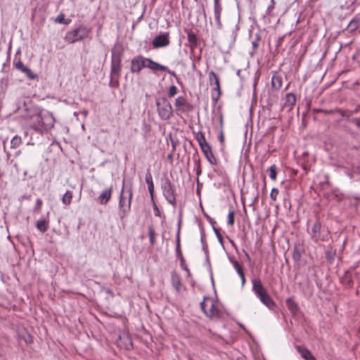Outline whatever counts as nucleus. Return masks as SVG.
<instances>
[{
  "instance_id": "20",
  "label": "nucleus",
  "mask_w": 360,
  "mask_h": 360,
  "mask_svg": "<svg viewBox=\"0 0 360 360\" xmlns=\"http://www.w3.org/2000/svg\"><path fill=\"white\" fill-rule=\"evenodd\" d=\"M286 306L290 311L292 314H296L299 311V307L297 304L292 300V298L289 297L286 300Z\"/></svg>"
},
{
  "instance_id": "45",
  "label": "nucleus",
  "mask_w": 360,
  "mask_h": 360,
  "mask_svg": "<svg viewBox=\"0 0 360 360\" xmlns=\"http://www.w3.org/2000/svg\"><path fill=\"white\" fill-rule=\"evenodd\" d=\"M42 205V200L40 198L37 199L34 210L39 211L41 210V207Z\"/></svg>"
},
{
  "instance_id": "37",
  "label": "nucleus",
  "mask_w": 360,
  "mask_h": 360,
  "mask_svg": "<svg viewBox=\"0 0 360 360\" xmlns=\"http://www.w3.org/2000/svg\"><path fill=\"white\" fill-rule=\"evenodd\" d=\"M209 163L212 165H216L217 164V160L213 153H210L209 155H205Z\"/></svg>"
},
{
  "instance_id": "3",
  "label": "nucleus",
  "mask_w": 360,
  "mask_h": 360,
  "mask_svg": "<svg viewBox=\"0 0 360 360\" xmlns=\"http://www.w3.org/2000/svg\"><path fill=\"white\" fill-rule=\"evenodd\" d=\"M200 305L201 311L208 319H213L221 317V311L218 307V304L212 297H204Z\"/></svg>"
},
{
  "instance_id": "51",
  "label": "nucleus",
  "mask_w": 360,
  "mask_h": 360,
  "mask_svg": "<svg viewBox=\"0 0 360 360\" xmlns=\"http://www.w3.org/2000/svg\"><path fill=\"white\" fill-rule=\"evenodd\" d=\"M153 210H154V214L155 216H157V217L160 216V211L155 202H153Z\"/></svg>"
},
{
  "instance_id": "30",
  "label": "nucleus",
  "mask_w": 360,
  "mask_h": 360,
  "mask_svg": "<svg viewBox=\"0 0 360 360\" xmlns=\"http://www.w3.org/2000/svg\"><path fill=\"white\" fill-rule=\"evenodd\" d=\"M54 22L56 23L68 25L70 23V19H65V15L63 13L59 14L54 20Z\"/></svg>"
},
{
  "instance_id": "52",
  "label": "nucleus",
  "mask_w": 360,
  "mask_h": 360,
  "mask_svg": "<svg viewBox=\"0 0 360 360\" xmlns=\"http://www.w3.org/2000/svg\"><path fill=\"white\" fill-rule=\"evenodd\" d=\"M352 122L360 129V119L359 118H354L352 120Z\"/></svg>"
},
{
  "instance_id": "43",
  "label": "nucleus",
  "mask_w": 360,
  "mask_h": 360,
  "mask_svg": "<svg viewBox=\"0 0 360 360\" xmlns=\"http://www.w3.org/2000/svg\"><path fill=\"white\" fill-rule=\"evenodd\" d=\"M177 94V88L174 85H172L169 87L168 91V96L169 98H172Z\"/></svg>"
},
{
  "instance_id": "23",
  "label": "nucleus",
  "mask_w": 360,
  "mask_h": 360,
  "mask_svg": "<svg viewBox=\"0 0 360 360\" xmlns=\"http://www.w3.org/2000/svg\"><path fill=\"white\" fill-rule=\"evenodd\" d=\"M187 39L191 44V49H194L198 46V39L194 32L189 31L187 32Z\"/></svg>"
},
{
  "instance_id": "56",
  "label": "nucleus",
  "mask_w": 360,
  "mask_h": 360,
  "mask_svg": "<svg viewBox=\"0 0 360 360\" xmlns=\"http://www.w3.org/2000/svg\"><path fill=\"white\" fill-rule=\"evenodd\" d=\"M182 269L184 270H185L188 274H190V271L188 269V268L187 267V266L185 264V263L184 264L183 266H181Z\"/></svg>"
},
{
  "instance_id": "28",
  "label": "nucleus",
  "mask_w": 360,
  "mask_h": 360,
  "mask_svg": "<svg viewBox=\"0 0 360 360\" xmlns=\"http://www.w3.org/2000/svg\"><path fill=\"white\" fill-rule=\"evenodd\" d=\"M176 255L177 257L183 256L180 245V222L179 223V229L176 233Z\"/></svg>"
},
{
  "instance_id": "14",
  "label": "nucleus",
  "mask_w": 360,
  "mask_h": 360,
  "mask_svg": "<svg viewBox=\"0 0 360 360\" xmlns=\"http://www.w3.org/2000/svg\"><path fill=\"white\" fill-rule=\"evenodd\" d=\"M13 65L18 70L25 74L30 79H34L37 77V75L29 68L26 67L20 60L14 61Z\"/></svg>"
},
{
  "instance_id": "21",
  "label": "nucleus",
  "mask_w": 360,
  "mask_h": 360,
  "mask_svg": "<svg viewBox=\"0 0 360 360\" xmlns=\"http://www.w3.org/2000/svg\"><path fill=\"white\" fill-rule=\"evenodd\" d=\"M360 26V19L357 17H354L348 24L347 30L349 32H353L358 30Z\"/></svg>"
},
{
  "instance_id": "49",
  "label": "nucleus",
  "mask_w": 360,
  "mask_h": 360,
  "mask_svg": "<svg viewBox=\"0 0 360 360\" xmlns=\"http://www.w3.org/2000/svg\"><path fill=\"white\" fill-rule=\"evenodd\" d=\"M213 231H214L217 238H218V240L222 243V236L220 234L219 231H218L217 229H216L214 226H213Z\"/></svg>"
},
{
  "instance_id": "48",
  "label": "nucleus",
  "mask_w": 360,
  "mask_h": 360,
  "mask_svg": "<svg viewBox=\"0 0 360 360\" xmlns=\"http://www.w3.org/2000/svg\"><path fill=\"white\" fill-rule=\"evenodd\" d=\"M213 231H214L217 238H218V240L222 243V236L220 234L219 231H218L217 229H216L214 226H213Z\"/></svg>"
},
{
  "instance_id": "60",
  "label": "nucleus",
  "mask_w": 360,
  "mask_h": 360,
  "mask_svg": "<svg viewBox=\"0 0 360 360\" xmlns=\"http://www.w3.org/2000/svg\"><path fill=\"white\" fill-rule=\"evenodd\" d=\"M232 246L237 250V247H236V245L235 244V243L233 241V240H230Z\"/></svg>"
},
{
  "instance_id": "41",
  "label": "nucleus",
  "mask_w": 360,
  "mask_h": 360,
  "mask_svg": "<svg viewBox=\"0 0 360 360\" xmlns=\"http://www.w3.org/2000/svg\"><path fill=\"white\" fill-rule=\"evenodd\" d=\"M279 193V191L276 188H273L270 193V198L273 201H276L277 200V196Z\"/></svg>"
},
{
  "instance_id": "13",
  "label": "nucleus",
  "mask_w": 360,
  "mask_h": 360,
  "mask_svg": "<svg viewBox=\"0 0 360 360\" xmlns=\"http://www.w3.org/2000/svg\"><path fill=\"white\" fill-rule=\"evenodd\" d=\"M221 12L222 5L221 3V0H214V16L216 25L219 29L222 27V23L221 21Z\"/></svg>"
},
{
  "instance_id": "11",
  "label": "nucleus",
  "mask_w": 360,
  "mask_h": 360,
  "mask_svg": "<svg viewBox=\"0 0 360 360\" xmlns=\"http://www.w3.org/2000/svg\"><path fill=\"white\" fill-rule=\"evenodd\" d=\"M169 43L170 41L169 32H164L156 36L152 41L153 46L155 49L167 46L169 44Z\"/></svg>"
},
{
  "instance_id": "50",
  "label": "nucleus",
  "mask_w": 360,
  "mask_h": 360,
  "mask_svg": "<svg viewBox=\"0 0 360 360\" xmlns=\"http://www.w3.org/2000/svg\"><path fill=\"white\" fill-rule=\"evenodd\" d=\"M213 231H214L217 238H218V240L222 243V236L220 234L219 231H218L217 229H216L214 226H213Z\"/></svg>"
},
{
  "instance_id": "2",
  "label": "nucleus",
  "mask_w": 360,
  "mask_h": 360,
  "mask_svg": "<svg viewBox=\"0 0 360 360\" xmlns=\"http://www.w3.org/2000/svg\"><path fill=\"white\" fill-rule=\"evenodd\" d=\"M252 290L259 300L269 309H274L276 307V303L269 296L266 289L264 288L259 278H256L252 280Z\"/></svg>"
},
{
  "instance_id": "29",
  "label": "nucleus",
  "mask_w": 360,
  "mask_h": 360,
  "mask_svg": "<svg viewBox=\"0 0 360 360\" xmlns=\"http://www.w3.org/2000/svg\"><path fill=\"white\" fill-rule=\"evenodd\" d=\"M72 192L67 191L62 198V202L65 205H69L72 202Z\"/></svg>"
},
{
  "instance_id": "54",
  "label": "nucleus",
  "mask_w": 360,
  "mask_h": 360,
  "mask_svg": "<svg viewBox=\"0 0 360 360\" xmlns=\"http://www.w3.org/2000/svg\"><path fill=\"white\" fill-rule=\"evenodd\" d=\"M241 279L242 285H244L245 283V273L239 276Z\"/></svg>"
},
{
  "instance_id": "8",
  "label": "nucleus",
  "mask_w": 360,
  "mask_h": 360,
  "mask_svg": "<svg viewBox=\"0 0 360 360\" xmlns=\"http://www.w3.org/2000/svg\"><path fill=\"white\" fill-rule=\"evenodd\" d=\"M209 81L211 86H214L212 89V99L217 102L221 96L220 82L218 75L214 72H209Z\"/></svg>"
},
{
  "instance_id": "58",
  "label": "nucleus",
  "mask_w": 360,
  "mask_h": 360,
  "mask_svg": "<svg viewBox=\"0 0 360 360\" xmlns=\"http://www.w3.org/2000/svg\"><path fill=\"white\" fill-rule=\"evenodd\" d=\"M167 159L172 161L173 160V154L172 153H169L168 155H167Z\"/></svg>"
},
{
  "instance_id": "5",
  "label": "nucleus",
  "mask_w": 360,
  "mask_h": 360,
  "mask_svg": "<svg viewBox=\"0 0 360 360\" xmlns=\"http://www.w3.org/2000/svg\"><path fill=\"white\" fill-rule=\"evenodd\" d=\"M311 237L315 242L327 241L330 238V231L326 227L323 226L319 221H317L312 226Z\"/></svg>"
},
{
  "instance_id": "12",
  "label": "nucleus",
  "mask_w": 360,
  "mask_h": 360,
  "mask_svg": "<svg viewBox=\"0 0 360 360\" xmlns=\"http://www.w3.org/2000/svg\"><path fill=\"white\" fill-rule=\"evenodd\" d=\"M174 106L176 110L181 112L189 111L192 109V106L187 102L186 98L184 96H178L176 98Z\"/></svg>"
},
{
  "instance_id": "36",
  "label": "nucleus",
  "mask_w": 360,
  "mask_h": 360,
  "mask_svg": "<svg viewBox=\"0 0 360 360\" xmlns=\"http://www.w3.org/2000/svg\"><path fill=\"white\" fill-rule=\"evenodd\" d=\"M200 242L202 243L203 251L205 252V253L206 255H207L208 254V246L205 241V234L203 231L201 232Z\"/></svg>"
},
{
  "instance_id": "57",
  "label": "nucleus",
  "mask_w": 360,
  "mask_h": 360,
  "mask_svg": "<svg viewBox=\"0 0 360 360\" xmlns=\"http://www.w3.org/2000/svg\"><path fill=\"white\" fill-rule=\"evenodd\" d=\"M181 261V265L183 266L185 263V259L183 256L178 257Z\"/></svg>"
},
{
  "instance_id": "33",
  "label": "nucleus",
  "mask_w": 360,
  "mask_h": 360,
  "mask_svg": "<svg viewBox=\"0 0 360 360\" xmlns=\"http://www.w3.org/2000/svg\"><path fill=\"white\" fill-rule=\"evenodd\" d=\"M22 140L20 136H15L11 141V146L13 148H18L21 144Z\"/></svg>"
},
{
  "instance_id": "63",
  "label": "nucleus",
  "mask_w": 360,
  "mask_h": 360,
  "mask_svg": "<svg viewBox=\"0 0 360 360\" xmlns=\"http://www.w3.org/2000/svg\"><path fill=\"white\" fill-rule=\"evenodd\" d=\"M252 46H253L254 48H257V44L256 42H253L252 43Z\"/></svg>"
},
{
  "instance_id": "35",
  "label": "nucleus",
  "mask_w": 360,
  "mask_h": 360,
  "mask_svg": "<svg viewBox=\"0 0 360 360\" xmlns=\"http://www.w3.org/2000/svg\"><path fill=\"white\" fill-rule=\"evenodd\" d=\"M219 140L221 143V144H224L225 138L224 134L223 131V117L222 116L220 117V131H219Z\"/></svg>"
},
{
  "instance_id": "6",
  "label": "nucleus",
  "mask_w": 360,
  "mask_h": 360,
  "mask_svg": "<svg viewBox=\"0 0 360 360\" xmlns=\"http://www.w3.org/2000/svg\"><path fill=\"white\" fill-rule=\"evenodd\" d=\"M123 185H124V181H123ZM127 192L129 193V197H128V199L127 200L124 197V186H122V188L120 195V200H119V207L121 209V214H120L121 218L124 217L128 214V212H129L130 208H131V200H132V196H133L132 188L130 187Z\"/></svg>"
},
{
  "instance_id": "25",
  "label": "nucleus",
  "mask_w": 360,
  "mask_h": 360,
  "mask_svg": "<svg viewBox=\"0 0 360 360\" xmlns=\"http://www.w3.org/2000/svg\"><path fill=\"white\" fill-rule=\"evenodd\" d=\"M79 32V35L82 37V40L86 38L91 32V29L84 25H80L76 28Z\"/></svg>"
},
{
  "instance_id": "9",
  "label": "nucleus",
  "mask_w": 360,
  "mask_h": 360,
  "mask_svg": "<svg viewBox=\"0 0 360 360\" xmlns=\"http://www.w3.org/2000/svg\"><path fill=\"white\" fill-rule=\"evenodd\" d=\"M147 58L142 56L134 57L131 62L130 70L132 73H139L141 70L146 68Z\"/></svg>"
},
{
  "instance_id": "34",
  "label": "nucleus",
  "mask_w": 360,
  "mask_h": 360,
  "mask_svg": "<svg viewBox=\"0 0 360 360\" xmlns=\"http://www.w3.org/2000/svg\"><path fill=\"white\" fill-rule=\"evenodd\" d=\"M269 172V177L272 180H276L277 176V169L275 165H271L267 170Z\"/></svg>"
},
{
  "instance_id": "62",
  "label": "nucleus",
  "mask_w": 360,
  "mask_h": 360,
  "mask_svg": "<svg viewBox=\"0 0 360 360\" xmlns=\"http://www.w3.org/2000/svg\"><path fill=\"white\" fill-rule=\"evenodd\" d=\"M210 222L212 224V227L214 226V224H215V221L212 219H210Z\"/></svg>"
},
{
  "instance_id": "17",
  "label": "nucleus",
  "mask_w": 360,
  "mask_h": 360,
  "mask_svg": "<svg viewBox=\"0 0 360 360\" xmlns=\"http://www.w3.org/2000/svg\"><path fill=\"white\" fill-rule=\"evenodd\" d=\"M146 68L153 71H162L167 70V66L159 64L158 63L148 58H147L146 60Z\"/></svg>"
},
{
  "instance_id": "44",
  "label": "nucleus",
  "mask_w": 360,
  "mask_h": 360,
  "mask_svg": "<svg viewBox=\"0 0 360 360\" xmlns=\"http://www.w3.org/2000/svg\"><path fill=\"white\" fill-rule=\"evenodd\" d=\"M227 223L230 226H233V224H234V211L233 210L229 211V215H228V221H227Z\"/></svg>"
},
{
  "instance_id": "15",
  "label": "nucleus",
  "mask_w": 360,
  "mask_h": 360,
  "mask_svg": "<svg viewBox=\"0 0 360 360\" xmlns=\"http://www.w3.org/2000/svg\"><path fill=\"white\" fill-rule=\"evenodd\" d=\"M65 41L69 44H73L75 42L82 41V37L79 35L78 31H77L76 28L68 31L65 36Z\"/></svg>"
},
{
  "instance_id": "64",
  "label": "nucleus",
  "mask_w": 360,
  "mask_h": 360,
  "mask_svg": "<svg viewBox=\"0 0 360 360\" xmlns=\"http://www.w3.org/2000/svg\"><path fill=\"white\" fill-rule=\"evenodd\" d=\"M32 342V340L31 338L30 340H29V342L31 343Z\"/></svg>"
},
{
  "instance_id": "40",
  "label": "nucleus",
  "mask_w": 360,
  "mask_h": 360,
  "mask_svg": "<svg viewBox=\"0 0 360 360\" xmlns=\"http://www.w3.org/2000/svg\"><path fill=\"white\" fill-rule=\"evenodd\" d=\"M145 181H146V183L147 184V185L153 184V176H152L151 172L150 171V169H148L146 171Z\"/></svg>"
},
{
  "instance_id": "7",
  "label": "nucleus",
  "mask_w": 360,
  "mask_h": 360,
  "mask_svg": "<svg viewBox=\"0 0 360 360\" xmlns=\"http://www.w3.org/2000/svg\"><path fill=\"white\" fill-rule=\"evenodd\" d=\"M163 195L167 201L173 206L176 205L175 188L171 181L166 179L162 184Z\"/></svg>"
},
{
  "instance_id": "31",
  "label": "nucleus",
  "mask_w": 360,
  "mask_h": 360,
  "mask_svg": "<svg viewBox=\"0 0 360 360\" xmlns=\"http://www.w3.org/2000/svg\"><path fill=\"white\" fill-rule=\"evenodd\" d=\"M148 236L150 245H153L155 243V232L152 226H148Z\"/></svg>"
},
{
  "instance_id": "18",
  "label": "nucleus",
  "mask_w": 360,
  "mask_h": 360,
  "mask_svg": "<svg viewBox=\"0 0 360 360\" xmlns=\"http://www.w3.org/2000/svg\"><path fill=\"white\" fill-rule=\"evenodd\" d=\"M296 349L301 356L305 360H315L314 356L308 349L301 346H297Z\"/></svg>"
},
{
  "instance_id": "38",
  "label": "nucleus",
  "mask_w": 360,
  "mask_h": 360,
  "mask_svg": "<svg viewBox=\"0 0 360 360\" xmlns=\"http://www.w3.org/2000/svg\"><path fill=\"white\" fill-rule=\"evenodd\" d=\"M275 0H271L270 1V4L268 6L267 8H266V15H268V16H271L272 15V11L275 8Z\"/></svg>"
},
{
  "instance_id": "32",
  "label": "nucleus",
  "mask_w": 360,
  "mask_h": 360,
  "mask_svg": "<svg viewBox=\"0 0 360 360\" xmlns=\"http://www.w3.org/2000/svg\"><path fill=\"white\" fill-rule=\"evenodd\" d=\"M172 285L176 291L180 290L181 283L180 281V278L178 276H172Z\"/></svg>"
},
{
  "instance_id": "19",
  "label": "nucleus",
  "mask_w": 360,
  "mask_h": 360,
  "mask_svg": "<svg viewBox=\"0 0 360 360\" xmlns=\"http://www.w3.org/2000/svg\"><path fill=\"white\" fill-rule=\"evenodd\" d=\"M49 221L41 219L37 221L36 227L41 233L46 232L49 229Z\"/></svg>"
},
{
  "instance_id": "39",
  "label": "nucleus",
  "mask_w": 360,
  "mask_h": 360,
  "mask_svg": "<svg viewBox=\"0 0 360 360\" xmlns=\"http://www.w3.org/2000/svg\"><path fill=\"white\" fill-rule=\"evenodd\" d=\"M292 258L295 261H299L301 258V252L296 246L293 248Z\"/></svg>"
},
{
  "instance_id": "24",
  "label": "nucleus",
  "mask_w": 360,
  "mask_h": 360,
  "mask_svg": "<svg viewBox=\"0 0 360 360\" xmlns=\"http://www.w3.org/2000/svg\"><path fill=\"white\" fill-rule=\"evenodd\" d=\"M296 103V96L292 93H288L285 96V106L292 107Z\"/></svg>"
},
{
  "instance_id": "59",
  "label": "nucleus",
  "mask_w": 360,
  "mask_h": 360,
  "mask_svg": "<svg viewBox=\"0 0 360 360\" xmlns=\"http://www.w3.org/2000/svg\"><path fill=\"white\" fill-rule=\"evenodd\" d=\"M105 292L109 295H113V292L111 289H106Z\"/></svg>"
},
{
  "instance_id": "42",
  "label": "nucleus",
  "mask_w": 360,
  "mask_h": 360,
  "mask_svg": "<svg viewBox=\"0 0 360 360\" xmlns=\"http://www.w3.org/2000/svg\"><path fill=\"white\" fill-rule=\"evenodd\" d=\"M200 149L204 155H209L210 153H212V147L209 143L202 146V148H200Z\"/></svg>"
},
{
  "instance_id": "1",
  "label": "nucleus",
  "mask_w": 360,
  "mask_h": 360,
  "mask_svg": "<svg viewBox=\"0 0 360 360\" xmlns=\"http://www.w3.org/2000/svg\"><path fill=\"white\" fill-rule=\"evenodd\" d=\"M27 124L36 131L43 132L54 126L55 119L47 111H35L25 117Z\"/></svg>"
},
{
  "instance_id": "46",
  "label": "nucleus",
  "mask_w": 360,
  "mask_h": 360,
  "mask_svg": "<svg viewBox=\"0 0 360 360\" xmlns=\"http://www.w3.org/2000/svg\"><path fill=\"white\" fill-rule=\"evenodd\" d=\"M148 192H149V193L150 195L151 198L153 199L154 184H148Z\"/></svg>"
},
{
  "instance_id": "4",
  "label": "nucleus",
  "mask_w": 360,
  "mask_h": 360,
  "mask_svg": "<svg viewBox=\"0 0 360 360\" xmlns=\"http://www.w3.org/2000/svg\"><path fill=\"white\" fill-rule=\"evenodd\" d=\"M156 105L159 117L161 120H167L172 117V107L166 98H158L156 100Z\"/></svg>"
},
{
  "instance_id": "61",
  "label": "nucleus",
  "mask_w": 360,
  "mask_h": 360,
  "mask_svg": "<svg viewBox=\"0 0 360 360\" xmlns=\"http://www.w3.org/2000/svg\"><path fill=\"white\" fill-rule=\"evenodd\" d=\"M196 173H197V174H198V175H200V173H201V169H200V167L198 168V169H197V172H196Z\"/></svg>"
},
{
  "instance_id": "53",
  "label": "nucleus",
  "mask_w": 360,
  "mask_h": 360,
  "mask_svg": "<svg viewBox=\"0 0 360 360\" xmlns=\"http://www.w3.org/2000/svg\"><path fill=\"white\" fill-rule=\"evenodd\" d=\"M243 252L244 253L245 255V257L246 258V259L249 262H251V258L249 255V254L245 250H243Z\"/></svg>"
},
{
  "instance_id": "47",
  "label": "nucleus",
  "mask_w": 360,
  "mask_h": 360,
  "mask_svg": "<svg viewBox=\"0 0 360 360\" xmlns=\"http://www.w3.org/2000/svg\"><path fill=\"white\" fill-rule=\"evenodd\" d=\"M213 231H214L217 238H218V240L222 243V236L220 234L219 231H218L217 229H216L214 226H213Z\"/></svg>"
},
{
  "instance_id": "16",
  "label": "nucleus",
  "mask_w": 360,
  "mask_h": 360,
  "mask_svg": "<svg viewBox=\"0 0 360 360\" xmlns=\"http://www.w3.org/2000/svg\"><path fill=\"white\" fill-rule=\"evenodd\" d=\"M112 186H110L109 188L105 189L101 192L100 195L98 196V201L101 205L107 204L112 198Z\"/></svg>"
},
{
  "instance_id": "10",
  "label": "nucleus",
  "mask_w": 360,
  "mask_h": 360,
  "mask_svg": "<svg viewBox=\"0 0 360 360\" xmlns=\"http://www.w3.org/2000/svg\"><path fill=\"white\" fill-rule=\"evenodd\" d=\"M121 71V60L117 58V61L112 60L111 64L110 78L111 82H113L116 86H118V78Z\"/></svg>"
},
{
  "instance_id": "27",
  "label": "nucleus",
  "mask_w": 360,
  "mask_h": 360,
  "mask_svg": "<svg viewBox=\"0 0 360 360\" xmlns=\"http://www.w3.org/2000/svg\"><path fill=\"white\" fill-rule=\"evenodd\" d=\"M195 139L199 144L200 148H202V146L208 144L205 136L202 131H198L195 134Z\"/></svg>"
},
{
  "instance_id": "55",
  "label": "nucleus",
  "mask_w": 360,
  "mask_h": 360,
  "mask_svg": "<svg viewBox=\"0 0 360 360\" xmlns=\"http://www.w3.org/2000/svg\"><path fill=\"white\" fill-rule=\"evenodd\" d=\"M165 71L167 72L170 75L176 76L175 72L174 71L170 70L167 67V70H165Z\"/></svg>"
},
{
  "instance_id": "26",
  "label": "nucleus",
  "mask_w": 360,
  "mask_h": 360,
  "mask_svg": "<svg viewBox=\"0 0 360 360\" xmlns=\"http://www.w3.org/2000/svg\"><path fill=\"white\" fill-rule=\"evenodd\" d=\"M229 260H230L231 263L233 264V266L235 270L236 271V272L238 273V276L244 274V271H243V268L242 265L236 259H235L233 257H230Z\"/></svg>"
},
{
  "instance_id": "22",
  "label": "nucleus",
  "mask_w": 360,
  "mask_h": 360,
  "mask_svg": "<svg viewBox=\"0 0 360 360\" xmlns=\"http://www.w3.org/2000/svg\"><path fill=\"white\" fill-rule=\"evenodd\" d=\"M282 77L278 75H274L271 78V86L276 89L278 90L282 86Z\"/></svg>"
}]
</instances>
